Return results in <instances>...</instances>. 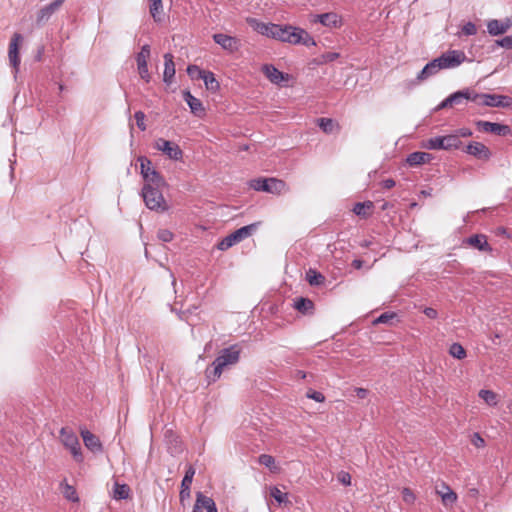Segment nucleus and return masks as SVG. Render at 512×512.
Instances as JSON below:
<instances>
[{"label": "nucleus", "mask_w": 512, "mask_h": 512, "mask_svg": "<svg viewBox=\"0 0 512 512\" xmlns=\"http://www.w3.org/2000/svg\"><path fill=\"white\" fill-rule=\"evenodd\" d=\"M149 12L155 22H161L163 12L162 0H150Z\"/></svg>", "instance_id": "nucleus-30"}, {"label": "nucleus", "mask_w": 512, "mask_h": 512, "mask_svg": "<svg viewBox=\"0 0 512 512\" xmlns=\"http://www.w3.org/2000/svg\"><path fill=\"white\" fill-rule=\"evenodd\" d=\"M60 437L61 442L67 449L70 450L74 459L77 462H81L83 460V456L77 435L71 429L63 427L60 430Z\"/></svg>", "instance_id": "nucleus-8"}, {"label": "nucleus", "mask_w": 512, "mask_h": 512, "mask_svg": "<svg viewBox=\"0 0 512 512\" xmlns=\"http://www.w3.org/2000/svg\"><path fill=\"white\" fill-rule=\"evenodd\" d=\"M437 65L441 69H451L459 66L466 60V55L460 50H450L436 58Z\"/></svg>", "instance_id": "nucleus-12"}, {"label": "nucleus", "mask_w": 512, "mask_h": 512, "mask_svg": "<svg viewBox=\"0 0 512 512\" xmlns=\"http://www.w3.org/2000/svg\"><path fill=\"white\" fill-rule=\"evenodd\" d=\"M402 498H403V501L407 504H414L415 500H416V496L414 494V492L410 489V488H403L402 489Z\"/></svg>", "instance_id": "nucleus-45"}, {"label": "nucleus", "mask_w": 512, "mask_h": 512, "mask_svg": "<svg viewBox=\"0 0 512 512\" xmlns=\"http://www.w3.org/2000/svg\"><path fill=\"white\" fill-rule=\"evenodd\" d=\"M306 280L312 286H319L325 282V277L314 269H309L306 272Z\"/></svg>", "instance_id": "nucleus-32"}, {"label": "nucleus", "mask_w": 512, "mask_h": 512, "mask_svg": "<svg viewBox=\"0 0 512 512\" xmlns=\"http://www.w3.org/2000/svg\"><path fill=\"white\" fill-rule=\"evenodd\" d=\"M294 307L302 313H307L313 309V302L307 298H299L295 301Z\"/></svg>", "instance_id": "nucleus-36"}, {"label": "nucleus", "mask_w": 512, "mask_h": 512, "mask_svg": "<svg viewBox=\"0 0 512 512\" xmlns=\"http://www.w3.org/2000/svg\"><path fill=\"white\" fill-rule=\"evenodd\" d=\"M339 56H340L339 53L327 52L321 56V58H322L321 63L332 62V61L336 60Z\"/></svg>", "instance_id": "nucleus-51"}, {"label": "nucleus", "mask_w": 512, "mask_h": 512, "mask_svg": "<svg viewBox=\"0 0 512 512\" xmlns=\"http://www.w3.org/2000/svg\"><path fill=\"white\" fill-rule=\"evenodd\" d=\"M157 237L162 242H170L173 239V233L168 229H160L157 233Z\"/></svg>", "instance_id": "nucleus-47"}, {"label": "nucleus", "mask_w": 512, "mask_h": 512, "mask_svg": "<svg viewBox=\"0 0 512 512\" xmlns=\"http://www.w3.org/2000/svg\"><path fill=\"white\" fill-rule=\"evenodd\" d=\"M467 243L479 251L491 252L492 247L487 242V237L483 234L472 235L467 239Z\"/></svg>", "instance_id": "nucleus-24"}, {"label": "nucleus", "mask_w": 512, "mask_h": 512, "mask_svg": "<svg viewBox=\"0 0 512 512\" xmlns=\"http://www.w3.org/2000/svg\"><path fill=\"white\" fill-rule=\"evenodd\" d=\"M317 122L323 132L328 134L333 133L338 128V124L330 118H319Z\"/></svg>", "instance_id": "nucleus-34"}, {"label": "nucleus", "mask_w": 512, "mask_h": 512, "mask_svg": "<svg viewBox=\"0 0 512 512\" xmlns=\"http://www.w3.org/2000/svg\"><path fill=\"white\" fill-rule=\"evenodd\" d=\"M264 75L274 84H279L283 80H287L288 75L279 71L275 66L271 64H265L262 67Z\"/></svg>", "instance_id": "nucleus-22"}, {"label": "nucleus", "mask_w": 512, "mask_h": 512, "mask_svg": "<svg viewBox=\"0 0 512 512\" xmlns=\"http://www.w3.org/2000/svg\"><path fill=\"white\" fill-rule=\"evenodd\" d=\"M440 70L442 69L437 65V60L434 59L424 66V68L418 73L416 80L418 82L424 81L437 74Z\"/></svg>", "instance_id": "nucleus-26"}, {"label": "nucleus", "mask_w": 512, "mask_h": 512, "mask_svg": "<svg viewBox=\"0 0 512 512\" xmlns=\"http://www.w3.org/2000/svg\"><path fill=\"white\" fill-rule=\"evenodd\" d=\"M201 79L204 81V84L208 90L216 91L219 89V82L216 80L212 72L205 71Z\"/></svg>", "instance_id": "nucleus-33"}, {"label": "nucleus", "mask_w": 512, "mask_h": 512, "mask_svg": "<svg viewBox=\"0 0 512 512\" xmlns=\"http://www.w3.org/2000/svg\"><path fill=\"white\" fill-rule=\"evenodd\" d=\"M205 500H213L211 497L203 495L201 492H198L196 495V502L194 504L192 512H203V509H206V505L204 503Z\"/></svg>", "instance_id": "nucleus-38"}, {"label": "nucleus", "mask_w": 512, "mask_h": 512, "mask_svg": "<svg viewBox=\"0 0 512 512\" xmlns=\"http://www.w3.org/2000/svg\"><path fill=\"white\" fill-rule=\"evenodd\" d=\"M80 434L87 449L93 453H100L103 451V446L98 436L85 428H81Z\"/></svg>", "instance_id": "nucleus-16"}, {"label": "nucleus", "mask_w": 512, "mask_h": 512, "mask_svg": "<svg viewBox=\"0 0 512 512\" xmlns=\"http://www.w3.org/2000/svg\"><path fill=\"white\" fill-rule=\"evenodd\" d=\"M471 442L477 448H481L485 444L484 439L478 433L473 434V436L471 438Z\"/></svg>", "instance_id": "nucleus-53"}, {"label": "nucleus", "mask_w": 512, "mask_h": 512, "mask_svg": "<svg viewBox=\"0 0 512 512\" xmlns=\"http://www.w3.org/2000/svg\"><path fill=\"white\" fill-rule=\"evenodd\" d=\"M252 187L257 191H264L272 194H281L286 191L285 182L276 178L253 180Z\"/></svg>", "instance_id": "nucleus-9"}, {"label": "nucleus", "mask_w": 512, "mask_h": 512, "mask_svg": "<svg viewBox=\"0 0 512 512\" xmlns=\"http://www.w3.org/2000/svg\"><path fill=\"white\" fill-rule=\"evenodd\" d=\"M247 23L258 33L261 35L277 39L278 34V24L273 23H263L255 18H247Z\"/></svg>", "instance_id": "nucleus-15"}, {"label": "nucleus", "mask_w": 512, "mask_h": 512, "mask_svg": "<svg viewBox=\"0 0 512 512\" xmlns=\"http://www.w3.org/2000/svg\"><path fill=\"white\" fill-rule=\"evenodd\" d=\"M313 22H319L326 27L336 28L341 25V17L334 12H328L315 15Z\"/></svg>", "instance_id": "nucleus-21"}, {"label": "nucleus", "mask_w": 512, "mask_h": 512, "mask_svg": "<svg viewBox=\"0 0 512 512\" xmlns=\"http://www.w3.org/2000/svg\"><path fill=\"white\" fill-rule=\"evenodd\" d=\"M449 354L456 359L462 360L467 356L466 350L460 343H453L449 348Z\"/></svg>", "instance_id": "nucleus-35"}, {"label": "nucleus", "mask_w": 512, "mask_h": 512, "mask_svg": "<svg viewBox=\"0 0 512 512\" xmlns=\"http://www.w3.org/2000/svg\"><path fill=\"white\" fill-rule=\"evenodd\" d=\"M141 174L144 178L145 184L149 186H165L164 178L152 167V162L146 157H139Z\"/></svg>", "instance_id": "nucleus-7"}, {"label": "nucleus", "mask_w": 512, "mask_h": 512, "mask_svg": "<svg viewBox=\"0 0 512 512\" xmlns=\"http://www.w3.org/2000/svg\"><path fill=\"white\" fill-rule=\"evenodd\" d=\"M363 265V261L362 260H359V259H355L352 261V266L355 268V269H360Z\"/></svg>", "instance_id": "nucleus-61"}, {"label": "nucleus", "mask_w": 512, "mask_h": 512, "mask_svg": "<svg viewBox=\"0 0 512 512\" xmlns=\"http://www.w3.org/2000/svg\"><path fill=\"white\" fill-rule=\"evenodd\" d=\"M63 494H64L65 498L70 501H73V502L79 501L76 490L68 484L65 486Z\"/></svg>", "instance_id": "nucleus-44"}, {"label": "nucleus", "mask_w": 512, "mask_h": 512, "mask_svg": "<svg viewBox=\"0 0 512 512\" xmlns=\"http://www.w3.org/2000/svg\"><path fill=\"white\" fill-rule=\"evenodd\" d=\"M297 375H298L300 378H302V379H304V378L306 377V374H305L303 371H298V372H297Z\"/></svg>", "instance_id": "nucleus-62"}, {"label": "nucleus", "mask_w": 512, "mask_h": 512, "mask_svg": "<svg viewBox=\"0 0 512 512\" xmlns=\"http://www.w3.org/2000/svg\"><path fill=\"white\" fill-rule=\"evenodd\" d=\"M476 126L480 131L486 132V133H493L496 135H506L509 133L510 128L507 125H502L499 123H493L489 121H482L479 120L476 122Z\"/></svg>", "instance_id": "nucleus-17"}, {"label": "nucleus", "mask_w": 512, "mask_h": 512, "mask_svg": "<svg viewBox=\"0 0 512 512\" xmlns=\"http://www.w3.org/2000/svg\"><path fill=\"white\" fill-rule=\"evenodd\" d=\"M278 34L277 39L282 42H287L290 44H303L305 46H314L316 45L313 37L304 29L293 27L290 25H279L277 27Z\"/></svg>", "instance_id": "nucleus-2"}, {"label": "nucleus", "mask_w": 512, "mask_h": 512, "mask_svg": "<svg viewBox=\"0 0 512 512\" xmlns=\"http://www.w3.org/2000/svg\"><path fill=\"white\" fill-rule=\"evenodd\" d=\"M462 32L467 36L474 35L477 32V28L474 23L468 22L463 26Z\"/></svg>", "instance_id": "nucleus-50"}, {"label": "nucleus", "mask_w": 512, "mask_h": 512, "mask_svg": "<svg viewBox=\"0 0 512 512\" xmlns=\"http://www.w3.org/2000/svg\"><path fill=\"white\" fill-rule=\"evenodd\" d=\"M22 42L23 36L20 33H14L9 43L8 58L15 73L18 72L20 66L19 48Z\"/></svg>", "instance_id": "nucleus-13"}, {"label": "nucleus", "mask_w": 512, "mask_h": 512, "mask_svg": "<svg viewBox=\"0 0 512 512\" xmlns=\"http://www.w3.org/2000/svg\"><path fill=\"white\" fill-rule=\"evenodd\" d=\"M338 480L339 482H341L343 485H350L351 484V475L348 473V472H345V471H341L339 474H338Z\"/></svg>", "instance_id": "nucleus-52"}, {"label": "nucleus", "mask_w": 512, "mask_h": 512, "mask_svg": "<svg viewBox=\"0 0 512 512\" xmlns=\"http://www.w3.org/2000/svg\"><path fill=\"white\" fill-rule=\"evenodd\" d=\"M129 494H130V488L128 485L119 484L117 482L114 484V489H113V498L114 499L124 500L129 497Z\"/></svg>", "instance_id": "nucleus-31"}, {"label": "nucleus", "mask_w": 512, "mask_h": 512, "mask_svg": "<svg viewBox=\"0 0 512 512\" xmlns=\"http://www.w3.org/2000/svg\"><path fill=\"white\" fill-rule=\"evenodd\" d=\"M357 397L363 399L368 395V390L365 388H356L355 389Z\"/></svg>", "instance_id": "nucleus-59"}, {"label": "nucleus", "mask_w": 512, "mask_h": 512, "mask_svg": "<svg viewBox=\"0 0 512 512\" xmlns=\"http://www.w3.org/2000/svg\"><path fill=\"white\" fill-rule=\"evenodd\" d=\"M476 104L488 107L507 108L512 106V98L504 95L477 93Z\"/></svg>", "instance_id": "nucleus-10"}, {"label": "nucleus", "mask_w": 512, "mask_h": 512, "mask_svg": "<svg viewBox=\"0 0 512 512\" xmlns=\"http://www.w3.org/2000/svg\"><path fill=\"white\" fill-rule=\"evenodd\" d=\"M433 156L427 152H413L407 157V163L410 166H418L421 164L429 163Z\"/></svg>", "instance_id": "nucleus-27"}, {"label": "nucleus", "mask_w": 512, "mask_h": 512, "mask_svg": "<svg viewBox=\"0 0 512 512\" xmlns=\"http://www.w3.org/2000/svg\"><path fill=\"white\" fill-rule=\"evenodd\" d=\"M137 67L140 77L146 82H149L150 75L148 71V64H137Z\"/></svg>", "instance_id": "nucleus-49"}, {"label": "nucleus", "mask_w": 512, "mask_h": 512, "mask_svg": "<svg viewBox=\"0 0 512 512\" xmlns=\"http://www.w3.org/2000/svg\"><path fill=\"white\" fill-rule=\"evenodd\" d=\"M510 28V24L508 22H502L499 20H490L487 24L488 32L491 35H500L505 33Z\"/></svg>", "instance_id": "nucleus-28"}, {"label": "nucleus", "mask_w": 512, "mask_h": 512, "mask_svg": "<svg viewBox=\"0 0 512 512\" xmlns=\"http://www.w3.org/2000/svg\"><path fill=\"white\" fill-rule=\"evenodd\" d=\"M270 495L273 497L279 504L286 503L288 501L287 493L282 492L278 487L274 486L270 490Z\"/></svg>", "instance_id": "nucleus-40"}, {"label": "nucleus", "mask_w": 512, "mask_h": 512, "mask_svg": "<svg viewBox=\"0 0 512 512\" xmlns=\"http://www.w3.org/2000/svg\"><path fill=\"white\" fill-rule=\"evenodd\" d=\"M442 488L446 490V493H443L442 490L437 488V494L441 496L442 502L445 506L452 505L457 500V494L446 484H442Z\"/></svg>", "instance_id": "nucleus-29"}, {"label": "nucleus", "mask_w": 512, "mask_h": 512, "mask_svg": "<svg viewBox=\"0 0 512 512\" xmlns=\"http://www.w3.org/2000/svg\"><path fill=\"white\" fill-rule=\"evenodd\" d=\"M423 313L430 319H436L438 317L437 310L432 307H425Z\"/></svg>", "instance_id": "nucleus-56"}, {"label": "nucleus", "mask_w": 512, "mask_h": 512, "mask_svg": "<svg viewBox=\"0 0 512 512\" xmlns=\"http://www.w3.org/2000/svg\"><path fill=\"white\" fill-rule=\"evenodd\" d=\"M150 57V46L145 44L142 46L141 51L136 56L137 64H147V60Z\"/></svg>", "instance_id": "nucleus-41"}, {"label": "nucleus", "mask_w": 512, "mask_h": 512, "mask_svg": "<svg viewBox=\"0 0 512 512\" xmlns=\"http://www.w3.org/2000/svg\"><path fill=\"white\" fill-rule=\"evenodd\" d=\"M307 397L311 398L317 402H323L325 400V396L323 395V393L318 392V391H312V392L307 393Z\"/></svg>", "instance_id": "nucleus-55"}, {"label": "nucleus", "mask_w": 512, "mask_h": 512, "mask_svg": "<svg viewBox=\"0 0 512 512\" xmlns=\"http://www.w3.org/2000/svg\"><path fill=\"white\" fill-rule=\"evenodd\" d=\"M373 208V203L371 201L367 202H358L354 205L353 212L358 216L365 217L367 215L366 209L371 210Z\"/></svg>", "instance_id": "nucleus-37"}, {"label": "nucleus", "mask_w": 512, "mask_h": 512, "mask_svg": "<svg viewBox=\"0 0 512 512\" xmlns=\"http://www.w3.org/2000/svg\"><path fill=\"white\" fill-rule=\"evenodd\" d=\"M258 462L261 465H264L265 467L269 468L270 470L276 469L275 466V459L271 455L268 454H261L258 458Z\"/></svg>", "instance_id": "nucleus-42"}, {"label": "nucleus", "mask_w": 512, "mask_h": 512, "mask_svg": "<svg viewBox=\"0 0 512 512\" xmlns=\"http://www.w3.org/2000/svg\"><path fill=\"white\" fill-rule=\"evenodd\" d=\"M243 512H247V511H243Z\"/></svg>", "instance_id": "nucleus-64"}, {"label": "nucleus", "mask_w": 512, "mask_h": 512, "mask_svg": "<svg viewBox=\"0 0 512 512\" xmlns=\"http://www.w3.org/2000/svg\"><path fill=\"white\" fill-rule=\"evenodd\" d=\"M204 503L208 504L206 505V512H218L214 500H205Z\"/></svg>", "instance_id": "nucleus-57"}, {"label": "nucleus", "mask_w": 512, "mask_h": 512, "mask_svg": "<svg viewBox=\"0 0 512 512\" xmlns=\"http://www.w3.org/2000/svg\"><path fill=\"white\" fill-rule=\"evenodd\" d=\"M477 92L473 89L466 88L452 93L444 99L438 106L437 110L453 107L454 105H461L465 101H472L476 103Z\"/></svg>", "instance_id": "nucleus-5"}, {"label": "nucleus", "mask_w": 512, "mask_h": 512, "mask_svg": "<svg viewBox=\"0 0 512 512\" xmlns=\"http://www.w3.org/2000/svg\"><path fill=\"white\" fill-rule=\"evenodd\" d=\"M183 97L193 114H195L196 116L204 115L205 109L203 107L202 102L198 98L194 97L190 93V91H188V90L184 91Z\"/></svg>", "instance_id": "nucleus-23"}, {"label": "nucleus", "mask_w": 512, "mask_h": 512, "mask_svg": "<svg viewBox=\"0 0 512 512\" xmlns=\"http://www.w3.org/2000/svg\"><path fill=\"white\" fill-rule=\"evenodd\" d=\"M396 317L394 312H385L374 320V324H386L390 323L392 319Z\"/></svg>", "instance_id": "nucleus-46"}, {"label": "nucleus", "mask_w": 512, "mask_h": 512, "mask_svg": "<svg viewBox=\"0 0 512 512\" xmlns=\"http://www.w3.org/2000/svg\"><path fill=\"white\" fill-rule=\"evenodd\" d=\"M204 70H201L198 66L196 65H189L187 67V73L188 75L192 78V79H201V77L203 76L204 74Z\"/></svg>", "instance_id": "nucleus-43"}, {"label": "nucleus", "mask_w": 512, "mask_h": 512, "mask_svg": "<svg viewBox=\"0 0 512 512\" xmlns=\"http://www.w3.org/2000/svg\"><path fill=\"white\" fill-rule=\"evenodd\" d=\"M479 397L482 398L489 405L497 404V395L491 390H480Z\"/></svg>", "instance_id": "nucleus-39"}, {"label": "nucleus", "mask_w": 512, "mask_h": 512, "mask_svg": "<svg viewBox=\"0 0 512 512\" xmlns=\"http://www.w3.org/2000/svg\"><path fill=\"white\" fill-rule=\"evenodd\" d=\"M155 148L172 160H180L183 156L182 150L176 143L163 138H159L155 141Z\"/></svg>", "instance_id": "nucleus-14"}, {"label": "nucleus", "mask_w": 512, "mask_h": 512, "mask_svg": "<svg viewBox=\"0 0 512 512\" xmlns=\"http://www.w3.org/2000/svg\"><path fill=\"white\" fill-rule=\"evenodd\" d=\"M240 350L236 345L224 348L212 363V367L206 369L205 374L209 382H215L220 378L223 370L239 361Z\"/></svg>", "instance_id": "nucleus-1"}, {"label": "nucleus", "mask_w": 512, "mask_h": 512, "mask_svg": "<svg viewBox=\"0 0 512 512\" xmlns=\"http://www.w3.org/2000/svg\"><path fill=\"white\" fill-rule=\"evenodd\" d=\"M382 184L385 189H391L395 186V181L393 179H386Z\"/></svg>", "instance_id": "nucleus-60"}, {"label": "nucleus", "mask_w": 512, "mask_h": 512, "mask_svg": "<svg viewBox=\"0 0 512 512\" xmlns=\"http://www.w3.org/2000/svg\"><path fill=\"white\" fill-rule=\"evenodd\" d=\"M465 151L477 159L488 160L491 157L489 148L480 142L469 143Z\"/></svg>", "instance_id": "nucleus-19"}, {"label": "nucleus", "mask_w": 512, "mask_h": 512, "mask_svg": "<svg viewBox=\"0 0 512 512\" xmlns=\"http://www.w3.org/2000/svg\"><path fill=\"white\" fill-rule=\"evenodd\" d=\"M175 75V64L173 61V55L166 53L164 55V73L163 80L165 83L170 84Z\"/></svg>", "instance_id": "nucleus-25"}, {"label": "nucleus", "mask_w": 512, "mask_h": 512, "mask_svg": "<svg viewBox=\"0 0 512 512\" xmlns=\"http://www.w3.org/2000/svg\"><path fill=\"white\" fill-rule=\"evenodd\" d=\"M257 229V224L253 223L250 225L243 226L231 234L224 237L218 244L217 248L221 251H225L231 248L233 245L243 241L244 239L250 237L253 232Z\"/></svg>", "instance_id": "nucleus-4"}, {"label": "nucleus", "mask_w": 512, "mask_h": 512, "mask_svg": "<svg viewBox=\"0 0 512 512\" xmlns=\"http://www.w3.org/2000/svg\"><path fill=\"white\" fill-rule=\"evenodd\" d=\"M458 138L459 137H470L472 136V131L469 128H461L457 131Z\"/></svg>", "instance_id": "nucleus-58"}, {"label": "nucleus", "mask_w": 512, "mask_h": 512, "mask_svg": "<svg viewBox=\"0 0 512 512\" xmlns=\"http://www.w3.org/2000/svg\"><path fill=\"white\" fill-rule=\"evenodd\" d=\"M213 40L215 41V43L220 45L224 50H227L229 52H235L239 48V40L237 38L223 33L214 34Z\"/></svg>", "instance_id": "nucleus-18"}, {"label": "nucleus", "mask_w": 512, "mask_h": 512, "mask_svg": "<svg viewBox=\"0 0 512 512\" xmlns=\"http://www.w3.org/2000/svg\"><path fill=\"white\" fill-rule=\"evenodd\" d=\"M163 186H149L144 185L142 188V197L145 202V205L148 209L154 210L156 212H165L168 210L169 206L165 201L163 194L161 192V188Z\"/></svg>", "instance_id": "nucleus-3"}, {"label": "nucleus", "mask_w": 512, "mask_h": 512, "mask_svg": "<svg viewBox=\"0 0 512 512\" xmlns=\"http://www.w3.org/2000/svg\"><path fill=\"white\" fill-rule=\"evenodd\" d=\"M461 143L458 135L451 134L430 138L425 142L424 147L430 150H451L459 148Z\"/></svg>", "instance_id": "nucleus-6"}, {"label": "nucleus", "mask_w": 512, "mask_h": 512, "mask_svg": "<svg viewBox=\"0 0 512 512\" xmlns=\"http://www.w3.org/2000/svg\"><path fill=\"white\" fill-rule=\"evenodd\" d=\"M63 89H64L63 85H62V84H59V90H60V91H63Z\"/></svg>", "instance_id": "nucleus-63"}, {"label": "nucleus", "mask_w": 512, "mask_h": 512, "mask_svg": "<svg viewBox=\"0 0 512 512\" xmlns=\"http://www.w3.org/2000/svg\"><path fill=\"white\" fill-rule=\"evenodd\" d=\"M195 475V469L192 465H189L185 475L181 482V490H180V501L183 502L185 499L190 498V487L193 481V477Z\"/></svg>", "instance_id": "nucleus-20"}, {"label": "nucleus", "mask_w": 512, "mask_h": 512, "mask_svg": "<svg viewBox=\"0 0 512 512\" xmlns=\"http://www.w3.org/2000/svg\"><path fill=\"white\" fill-rule=\"evenodd\" d=\"M65 0H53L51 3L41 7L35 18V24L37 27H42L47 24L50 19L56 14L62 7Z\"/></svg>", "instance_id": "nucleus-11"}, {"label": "nucleus", "mask_w": 512, "mask_h": 512, "mask_svg": "<svg viewBox=\"0 0 512 512\" xmlns=\"http://www.w3.org/2000/svg\"><path fill=\"white\" fill-rule=\"evenodd\" d=\"M134 117H135L136 124H137L138 128L141 131H145L146 130L145 114L142 111H137L134 114Z\"/></svg>", "instance_id": "nucleus-48"}, {"label": "nucleus", "mask_w": 512, "mask_h": 512, "mask_svg": "<svg viewBox=\"0 0 512 512\" xmlns=\"http://www.w3.org/2000/svg\"><path fill=\"white\" fill-rule=\"evenodd\" d=\"M498 44L503 48L512 49V35L505 36L504 38L498 41Z\"/></svg>", "instance_id": "nucleus-54"}]
</instances>
